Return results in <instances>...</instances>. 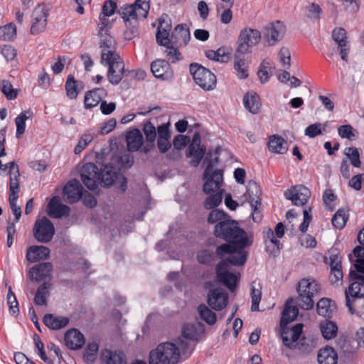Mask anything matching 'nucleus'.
I'll return each instance as SVG.
<instances>
[{
	"instance_id": "1",
	"label": "nucleus",
	"mask_w": 364,
	"mask_h": 364,
	"mask_svg": "<svg viewBox=\"0 0 364 364\" xmlns=\"http://www.w3.org/2000/svg\"><path fill=\"white\" fill-rule=\"evenodd\" d=\"M213 234L216 237L222 238L229 242L218 247L216 253L223 260L217 265V277L230 291H233L240 274L228 269L229 264L243 265L247 257L245 250L251 246L252 240L238 226L237 222L230 218L215 225Z\"/></svg>"
},
{
	"instance_id": "2",
	"label": "nucleus",
	"mask_w": 364,
	"mask_h": 364,
	"mask_svg": "<svg viewBox=\"0 0 364 364\" xmlns=\"http://www.w3.org/2000/svg\"><path fill=\"white\" fill-rule=\"evenodd\" d=\"M193 346L182 338L176 342H164L149 352V364H178L192 354Z\"/></svg>"
},
{
	"instance_id": "3",
	"label": "nucleus",
	"mask_w": 364,
	"mask_h": 364,
	"mask_svg": "<svg viewBox=\"0 0 364 364\" xmlns=\"http://www.w3.org/2000/svg\"><path fill=\"white\" fill-rule=\"evenodd\" d=\"M218 162V157L210 161L203 173V178L205 181L203 190L205 194L210 195L204 202V206L208 210L217 207L223 200L221 186L223 183V171L214 169V166Z\"/></svg>"
},
{
	"instance_id": "4",
	"label": "nucleus",
	"mask_w": 364,
	"mask_h": 364,
	"mask_svg": "<svg viewBox=\"0 0 364 364\" xmlns=\"http://www.w3.org/2000/svg\"><path fill=\"white\" fill-rule=\"evenodd\" d=\"M320 284L313 278H304L296 285L298 294L296 303L304 310H310L314 306V297L318 294Z\"/></svg>"
},
{
	"instance_id": "5",
	"label": "nucleus",
	"mask_w": 364,
	"mask_h": 364,
	"mask_svg": "<svg viewBox=\"0 0 364 364\" xmlns=\"http://www.w3.org/2000/svg\"><path fill=\"white\" fill-rule=\"evenodd\" d=\"M350 277L355 281L345 291L346 304L351 314L358 311V305L364 296V275L350 272Z\"/></svg>"
},
{
	"instance_id": "6",
	"label": "nucleus",
	"mask_w": 364,
	"mask_h": 364,
	"mask_svg": "<svg viewBox=\"0 0 364 364\" xmlns=\"http://www.w3.org/2000/svg\"><path fill=\"white\" fill-rule=\"evenodd\" d=\"M101 63L109 66L107 78L114 85H117L122 79L124 65L117 53L104 52L101 56Z\"/></svg>"
},
{
	"instance_id": "7",
	"label": "nucleus",
	"mask_w": 364,
	"mask_h": 364,
	"mask_svg": "<svg viewBox=\"0 0 364 364\" xmlns=\"http://www.w3.org/2000/svg\"><path fill=\"white\" fill-rule=\"evenodd\" d=\"M262 39L260 31L250 27L242 28L238 35L235 51L250 54L252 48L259 43Z\"/></svg>"
},
{
	"instance_id": "8",
	"label": "nucleus",
	"mask_w": 364,
	"mask_h": 364,
	"mask_svg": "<svg viewBox=\"0 0 364 364\" xmlns=\"http://www.w3.org/2000/svg\"><path fill=\"white\" fill-rule=\"evenodd\" d=\"M190 73L193 75L195 82L204 90H212L216 86V77L208 69L198 63L190 65Z\"/></svg>"
},
{
	"instance_id": "9",
	"label": "nucleus",
	"mask_w": 364,
	"mask_h": 364,
	"mask_svg": "<svg viewBox=\"0 0 364 364\" xmlns=\"http://www.w3.org/2000/svg\"><path fill=\"white\" fill-rule=\"evenodd\" d=\"M100 175V181L105 187H109L113 184L119 185L122 192L127 190V178L121 173L117 172L113 166L105 164L101 169Z\"/></svg>"
},
{
	"instance_id": "10",
	"label": "nucleus",
	"mask_w": 364,
	"mask_h": 364,
	"mask_svg": "<svg viewBox=\"0 0 364 364\" xmlns=\"http://www.w3.org/2000/svg\"><path fill=\"white\" fill-rule=\"evenodd\" d=\"M149 10V4L145 0H136L131 4L122 8L121 16L125 22H131L146 17Z\"/></svg>"
},
{
	"instance_id": "11",
	"label": "nucleus",
	"mask_w": 364,
	"mask_h": 364,
	"mask_svg": "<svg viewBox=\"0 0 364 364\" xmlns=\"http://www.w3.org/2000/svg\"><path fill=\"white\" fill-rule=\"evenodd\" d=\"M55 233L53 224L47 218L37 220L33 228V236L40 242H50Z\"/></svg>"
},
{
	"instance_id": "12",
	"label": "nucleus",
	"mask_w": 364,
	"mask_h": 364,
	"mask_svg": "<svg viewBox=\"0 0 364 364\" xmlns=\"http://www.w3.org/2000/svg\"><path fill=\"white\" fill-rule=\"evenodd\" d=\"M281 328L284 345L290 349L300 348L299 339L302 332L303 324L297 323L291 328H286V326Z\"/></svg>"
},
{
	"instance_id": "13",
	"label": "nucleus",
	"mask_w": 364,
	"mask_h": 364,
	"mask_svg": "<svg viewBox=\"0 0 364 364\" xmlns=\"http://www.w3.org/2000/svg\"><path fill=\"white\" fill-rule=\"evenodd\" d=\"M286 26L280 21L272 23L264 28V38L268 46H272L284 36Z\"/></svg>"
},
{
	"instance_id": "14",
	"label": "nucleus",
	"mask_w": 364,
	"mask_h": 364,
	"mask_svg": "<svg viewBox=\"0 0 364 364\" xmlns=\"http://www.w3.org/2000/svg\"><path fill=\"white\" fill-rule=\"evenodd\" d=\"M80 177L88 189L95 190L100 181L98 168L92 163L84 164L80 169Z\"/></svg>"
},
{
	"instance_id": "15",
	"label": "nucleus",
	"mask_w": 364,
	"mask_h": 364,
	"mask_svg": "<svg viewBox=\"0 0 364 364\" xmlns=\"http://www.w3.org/2000/svg\"><path fill=\"white\" fill-rule=\"evenodd\" d=\"M31 18L30 32L32 35H37L46 30L48 21V11L43 6H38L34 9Z\"/></svg>"
},
{
	"instance_id": "16",
	"label": "nucleus",
	"mask_w": 364,
	"mask_h": 364,
	"mask_svg": "<svg viewBox=\"0 0 364 364\" xmlns=\"http://www.w3.org/2000/svg\"><path fill=\"white\" fill-rule=\"evenodd\" d=\"M284 196L290 200L294 205H304L311 197V191L303 185L292 186L284 192Z\"/></svg>"
},
{
	"instance_id": "17",
	"label": "nucleus",
	"mask_w": 364,
	"mask_h": 364,
	"mask_svg": "<svg viewBox=\"0 0 364 364\" xmlns=\"http://www.w3.org/2000/svg\"><path fill=\"white\" fill-rule=\"evenodd\" d=\"M207 301L211 309L221 311L228 304V295L225 289L220 287L215 288L209 291Z\"/></svg>"
},
{
	"instance_id": "18",
	"label": "nucleus",
	"mask_w": 364,
	"mask_h": 364,
	"mask_svg": "<svg viewBox=\"0 0 364 364\" xmlns=\"http://www.w3.org/2000/svg\"><path fill=\"white\" fill-rule=\"evenodd\" d=\"M332 38L338 44V47L340 49L341 59L343 61L347 62L349 46L348 45V42L347 41L346 30L341 27L334 28L332 32Z\"/></svg>"
},
{
	"instance_id": "19",
	"label": "nucleus",
	"mask_w": 364,
	"mask_h": 364,
	"mask_svg": "<svg viewBox=\"0 0 364 364\" xmlns=\"http://www.w3.org/2000/svg\"><path fill=\"white\" fill-rule=\"evenodd\" d=\"M247 54L235 51L234 55V68L237 76L240 79L247 78L249 75V57Z\"/></svg>"
},
{
	"instance_id": "20",
	"label": "nucleus",
	"mask_w": 364,
	"mask_h": 364,
	"mask_svg": "<svg viewBox=\"0 0 364 364\" xmlns=\"http://www.w3.org/2000/svg\"><path fill=\"white\" fill-rule=\"evenodd\" d=\"M53 266L50 262L40 263L29 271V277L32 281L40 282L50 277Z\"/></svg>"
},
{
	"instance_id": "21",
	"label": "nucleus",
	"mask_w": 364,
	"mask_h": 364,
	"mask_svg": "<svg viewBox=\"0 0 364 364\" xmlns=\"http://www.w3.org/2000/svg\"><path fill=\"white\" fill-rule=\"evenodd\" d=\"M82 187L77 180L70 181L63 188V194L66 200L70 203H75L81 198L82 196Z\"/></svg>"
},
{
	"instance_id": "22",
	"label": "nucleus",
	"mask_w": 364,
	"mask_h": 364,
	"mask_svg": "<svg viewBox=\"0 0 364 364\" xmlns=\"http://www.w3.org/2000/svg\"><path fill=\"white\" fill-rule=\"evenodd\" d=\"M70 212V208L60 203L58 197L55 196L51 198L48 205V213L50 216L60 218L62 216L68 215Z\"/></svg>"
},
{
	"instance_id": "23",
	"label": "nucleus",
	"mask_w": 364,
	"mask_h": 364,
	"mask_svg": "<svg viewBox=\"0 0 364 364\" xmlns=\"http://www.w3.org/2000/svg\"><path fill=\"white\" fill-rule=\"evenodd\" d=\"M190 38V31L186 24L177 25L171 35L172 43L179 46H186Z\"/></svg>"
},
{
	"instance_id": "24",
	"label": "nucleus",
	"mask_w": 364,
	"mask_h": 364,
	"mask_svg": "<svg viewBox=\"0 0 364 364\" xmlns=\"http://www.w3.org/2000/svg\"><path fill=\"white\" fill-rule=\"evenodd\" d=\"M85 341L84 336L77 329L69 330L65 334V345L72 350L81 348Z\"/></svg>"
},
{
	"instance_id": "25",
	"label": "nucleus",
	"mask_w": 364,
	"mask_h": 364,
	"mask_svg": "<svg viewBox=\"0 0 364 364\" xmlns=\"http://www.w3.org/2000/svg\"><path fill=\"white\" fill-rule=\"evenodd\" d=\"M126 141L127 149L129 151H136L143 145V135L139 129H134L127 132L126 136Z\"/></svg>"
},
{
	"instance_id": "26",
	"label": "nucleus",
	"mask_w": 364,
	"mask_h": 364,
	"mask_svg": "<svg viewBox=\"0 0 364 364\" xmlns=\"http://www.w3.org/2000/svg\"><path fill=\"white\" fill-rule=\"evenodd\" d=\"M50 250L44 246H31L27 250L26 258L31 262L45 260L49 257Z\"/></svg>"
},
{
	"instance_id": "27",
	"label": "nucleus",
	"mask_w": 364,
	"mask_h": 364,
	"mask_svg": "<svg viewBox=\"0 0 364 364\" xmlns=\"http://www.w3.org/2000/svg\"><path fill=\"white\" fill-rule=\"evenodd\" d=\"M245 108L252 114H257L261 109L262 103L259 95L254 91H250L243 97Z\"/></svg>"
},
{
	"instance_id": "28",
	"label": "nucleus",
	"mask_w": 364,
	"mask_h": 364,
	"mask_svg": "<svg viewBox=\"0 0 364 364\" xmlns=\"http://www.w3.org/2000/svg\"><path fill=\"white\" fill-rule=\"evenodd\" d=\"M261 195L262 191L259 185L254 181H248L247 191L243 196L250 205L261 204Z\"/></svg>"
},
{
	"instance_id": "29",
	"label": "nucleus",
	"mask_w": 364,
	"mask_h": 364,
	"mask_svg": "<svg viewBox=\"0 0 364 364\" xmlns=\"http://www.w3.org/2000/svg\"><path fill=\"white\" fill-rule=\"evenodd\" d=\"M293 301V298H289L286 302L285 308L282 311L281 318V327L287 326L289 322L295 320L299 314L298 307L289 305Z\"/></svg>"
},
{
	"instance_id": "30",
	"label": "nucleus",
	"mask_w": 364,
	"mask_h": 364,
	"mask_svg": "<svg viewBox=\"0 0 364 364\" xmlns=\"http://www.w3.org/2000/svg\"><path fill=\"white\" fill-rule=\"evenodd\" d=\"M44 324L50 329L58 330L65 327L69 319L65 316H54L53 314H47L43 317Z\"/></svg>"
},
{
	"instance_id": "31",
	"label": "nucleus",
	"mask_w": 364,
	"mask_h": 364,
	"mask_svg": "<svg viewBox=\"0 0 364 364\" xmlns=\"http://www.w3.org/2000/svg\"><path fill=\"white\" fill-rule=\"evenodd\" d=\"M318 362L319 364H337L338 355L331 347H325L318 350Z\"/></svg>"
},
{
	"instance_id": "32",
	"label": "nucleus",
	"mask_w": 364,
	"mask_h": 364,
	"mask_svg": "<svg viewBox=\"0 0 364 364\" xmlns=\"http://www.w3.org/2000/svg\"><path fill=\"white\" fill-rule=\"evenodd\" d=\"M268 149L272 152L283 154L287 151L288 146L282 136L275 134L269 136Z\"/></svg>"
},
{
	"instance_id": "33",
	"label": "nucleus",
	"mask_w": 364,
	"mask_h": 364,
	"mask_svg": "<svg viewBox=\"0 0 364 364\" xmlns=\"http://www.w3.org/2000/svg\"><path fill=\"white\" fill-rule=\"evenodd\" d=\"M200 328L199 326H196L193 324H185L182 329L181 336L178 338H182L183 341H187L188 340L198 341L200 337Z\"/></svg>"
},
{
	"instance_id": "34",
	"label": "nucleus",
	"mask_w": 364,
	"mask_h": 364,
	"mask_svg": "<svg viewBox=\"0 0 364 364\" xmlns=\"http://www.w3.org/2000/svg\"><path fill=\"white\" fill-rule=\"evenodd\" d=\"M108 30L105 31H99L98 35L100 36V47L102 49V54L104 52L106 53H116L114 51L115 41L114 39L107 33Z\"/></svg>"
},
{
	"instance_id": "35",
	"label": "nucleus",
	"mask_w": 364,
	"mask_h": 364,
	"mask_svg": "<svg viewBox=\"0 0 364 364\" xmlns=\"http://www.w3.org/2000/svg\"><path fill=\"white\" fill-rule=\"evenodd\" d=\"M168 63L164 60H158L154 61L151 65V70L153 75L162 80H165L168 77V70L169 69Z\"/></svg>"
},
{
	"instance_id": "36",
	"label": "nucleus",
	"mask_w": 364,
	"mask_h": 364,
	"mask_svg": "<svg viewBox=\"0 0 364 364\" xmlns=\"http://www.w3.org/2000/svg\"><path fill=\"white\" fill-rule=\"evenodd\" d=\"M205 153V148L194 144H191L186 151L187 157L193 156L194 159L191 161L193 166H198Z\"/></svg>"
},
{
	"instance_id": "37",
	"label": "nucleus",
	"mask_w": 364,
	"mask_h": 364,
	"mask_svg": "<svg viewBox=\"0 0 364 364\" xmlns=\"http://www.w3.org/2000/svg\"><path fill=\"white\" fill-rule=\"evenodd\" d=\"M101 357L107 364H127L125 355L121 352L105 349L102 350Z\"/></svg>"
},
{
	"instance_id": "38",
	"label": "nucleus",
	"mask_w": 364,
	"mask_h": 364,
	"mask_svg": "<svg viewBox=\"0 0 364 364\" xmlns=\"http://www.w3.org/2000/svg\"><path fill=\"white\" fill-rule=\"evenodd\" d=\"M50 282H45L39 286L34 296V302L36 305H47V299L50 295V289L51 288Z\"/></svg>"
},
{
	"instance_id": "39",
	"label": "nucleus",
	"mask_w": 364,
	"mask_h": 364,
	"mask_svg": "<svg viewBox=\"0 0 364 364\" xmlns=\"http://www.w3.org/2000/svg\"><path fill=\"white\" fill-rule=\"evenodd\" d=\"M105 95V90L97 88L86 93L85 96V106L86 108H92L97 106Z\"/></svg>"
},
{
	"instance_id": "40",
	"label": "nucleus",
	"mask_w": 364,
	"mask_h": 364,
	"mask_svg": "<svg viewBox=\"0 0 364 364\" xmlns=\"http://www.w3.org/2000/svg\"><path fill=\"white\" fill-rule=\"evenodd\" d=\"M19 191V188H16V185H11V187H9V204L11 209L15 215V223L18 222L20 217L21 215V209L19 206L17 205L16 201L18 199V193Z\"/></svg>"
},
{
	"instance_id": "41",
	"label": "nucleus",
	"mask_w": 364,
	"mask_h": 364,
	"mask_svg": "<svg viewBox=\"0 0 364 364\" xmlns=\"http://www.w3.org/2000/svg\"><path fill=\"white\" fill-rule=\"evenodd\" d=\"M320 330L323 338L330 340L337 335L338 327L336 323L331 321H325L320 323Z\"/></svg>"
},
{
	"instance_id": "42",
	"label": "nucleus",
	"mask_w": 364,
	"mask_h": 364,
	"mask_svg": "<svg viewBox=\"0 0 364 364\" xmlns=\"http://www.w3.org/2000/svg\"><path fill=\"white\" fill-rule=\"evenodd\" d=\"M198 311L201 319L209 325H213L217 321L216 314L212 311L206 305L200 304L198 308Z\"/></svg>"
},
{
	"instance_id": "43",
	"label": "nucleus",
	"mask_w": 364,
	"mask_h": 364,
	"mask_svg": "<svg viewBox=\"0 0 364 364\" xmlns=\"http://www.w3.org/2000/svg\"><path fill=\"white\" fill-rule=\"evenodd\" d=\"M331 301L327 298L321 299L317 303V313L323 317L330 318L333 314Z\"/></svg>"
},
{
	"instance_id": "44",
	"label": "nucleus",
	"mask_w": 364,
	"mask_h": 364,
	"mask_svg": "<svg viewBox=\"0 0 364 364\" xmlns=\"http://www.w3.org/2000/svg\"><path fill=\"white\" fill-rule=\"evenodd\" d=\"M16 35V27L14 23H9L0 27V40L12 41Z\"/></svg>"
},
{
	"instance_id": "45",
	"label": "nucleus",
	"mask_w": 364,
	"mask_h": 364,
	"mask_svg": "<svg viewBox=\"0 0 364 364\" xmlns=\"http://www.w3.org/2000/svg\"><path fill=\"white\" fill-rule=\"evenodd\" d=\"M348 215L343 209H339L332 218V224L338 229H342L348 220Z\"/></svg>"
},
{
	"instance_id": "46",
	"label": "nucleus",
	"mask_w": 364,
	"mask_h": 364,
	"mask_svg": "<svg viewBox=\"0 0 364 364\" xmlns=\"http://www.w3.org/2000/svg\"><path fill=\"white\" fill-rule=\"evenodd\" d=\"M206 57L212 60L224 63L229 59V56L225 53L224 48H219L217 50H209L205 52Z\"/></svg>"
},
{
	"instance_id": "47",
	"label": "nucleus",
	"mask_w": 364,
	"mask_h": 364,
	"mask_svg": "<svg viewBox=\"0 0 364 364\" xmlns=\"http://www.w3.org/2000/svg\"><path fill=\"white\" fill-rule=\"evenodd\" d=\"M230 216L224 211L215 209L212 210L208 216V223L210 224H219L222 221H225Z\"/></svg>"
},
{
	"instance_id": "48",
	"label": "nucleus",
	"mask_w": 364,
	"mask_h": 364,
	"mask_svg": "<svg viewBox=\"0 0 364 364\" xmlns=\"http://www.w3.org/2000/svg\"><path fill=\"white\" fill-rule=\"evenodd\" d=\"M162 23H159L158 26V31L156 33V41L157 43L164 46H168V45H171L172 43L171 38L169 39V32H167L166 30L164 29Z\"/></svg>"
},
{
	"instance_id": "49",
	"label": "nucleus",
	"mask_w": 364,
	"mask_h": 364,
	"mask_svg": "<svg viewBox=\"0 0 364 364\" xmlns=\"http://www.w3.org/2000/svg\"><path fill=\"white\" fill-rule=\"evenodd\" d=\"M95 136L93 133L90 132L85 133L80 139L77 144L75 147L74 152L75 154H79L83 149L94 139Z\"/></svg>"
},
{
	"instance_id": "50",
	"label": "nucleus",
	"mask_w": 364,
	"mask_h": 364,
	"mask_svg": "<svg viewBox=\"0 0 364 364\" xmlns=\"http://www.w3.org/2000/svg\"><path fill=\"white\" fill-rule=\"evenodd\" d=\"M7 166L8 168H9L10 175L9 187H11V185L13 186L15 184L16 188H19L20 173L18 166L14 161L9 162Z\"/></svg>"
},
{
	"instance_id": "51",
	"label": "nucleus",
	"mask_w": 364,
	"mask_h": 364,
	"mask_svg": "<svg viewBox=\"0 0 364 364\" xmlns=\"http://www.w3.org/2000/svg\"><path fill=\"white\" fill-rule=\"evenodd\" d=\"M1 92L8 100H11L16 98L18 90L14 88L10 81L4 80L1 82Z\"/></svg>"
},
{
	"instance_id": "52",
	"label": "nucleus",
	"mask_w": 364,
	"mask_h": 364,
	"mask_svg": "<svg viewBox=\"0 0 364 364\" xmlns=\"http://www.w3.org/2000/svg\"><path fill=\"white\" fill-rule=\"evenodd\" d=\"M262 297V288L258 284V288H257L254 284L252 286L251 289V298H252V307L251 310L252 311H259V304Z\"/></svg>"
},
{
	"instance_id": "53",
	"label": "nucleus",
	"mask_w": 364,
	"mask_h": 364,
	"mask_svg": "<svg viewBox=\"0 0 364 364\" xmlns=\"http://www.w3.org/2000/svg\"><path fill=\"white\" fill-rule=\"evenodd\" d=\"M307 17L311 20H318L322 15V9L316 3H311L306 7Z\"/></svg>"
},
{
	"instance_id": "54",
	"label": "nucleus",
	"mask_w": 364,
	"mask_h": 364,
	"mask_svg": "<svg viewBox=\"0 0 364 364\" xmlns=\"http://www.w3.org/2000/svg\"><path fill=\"white\" fill-rule=\"evenodd\" d=\"M98 350V345L96 343H90L87 345L84 353V360L87 363H92L96 358Z\"/></svg>"
},
{
	"instance_id": "55",
	"label": "nucleus",
	"mask_w": 364,
	"mask_h": 364,
	"mask_svg": "<svg viewBox=\"0 0 364 364\" xmlns=\"http://www.w3.org/2000/svg\"><path fill=\"white\" fill-rule=\"evenodd\" d=\"M142 130L146 136V141H155L156 138V129L151 122L144 123Z\"/></svg>"
},
{
	"instance_id": "56",
	"label": "nucleus",
	"mask_w": 364,
	"mask_h": 364,
	"mask_svg": "<svg viewBox=\"0 0 364 364\" xmlns=\"http://www.w3.org/2000/svg\"><path fill=\"white\" fill-rule=\"evenodd\" d=\"M76 84L77 82L74 80L73 76L69 75L65 83V90L67 96L70 99H75L78 95Z\"/></svg>"
},
{
	"instance_id": "57",
	"label": "nucleus",
	"mask_w": 364,
	"mask_h": 364,
	"mask_svg": "<svg viewBox=\"0 0 364 364\" xmlns=\"http://www.w3.org/2000/svg\"><path fill=\"white\" fill-rule=\"evenodd\" d=\"M345 154L350 161L352 165L355 167H360V154L358 149L354 147H348L345 149Z\"/></svg>"
},
{
	"instance_id": "58",
	"label": "nucleus",
	"mask_w": 364,
	"mask_h": 364,
	"mask_svg": "<svg viewBox=\"0 0 364 364\" xmlns=\"http://www.w3.org/2000/svg\"><path fill=\"white\" fill-rule=\"evenodd\" d=\"M264 233L267 247L269 248L271 245H273L274 247H276L277 251H279L280 249L281 243L278 240L276 239L274 232L270 228H269Z\"/></svg>"
},
{
	"instance_id": "59",
	"label": "nucleus",
	"mask_w": 364,
	"mask_h": 364,
	"mask_svg": "<svg viewBox=\"0 0 364 364\" xmlns=\"http://www.w3.org/2000/svg\"><path fill=\"white\" fill-rule=\"evenodd\" d=\"M28 119L26 112H21L16 119L15 124L16 125V137L19 138L25 132L26 121Z\"/></svg>"
},
{
	"instance_id": "60",
	"label": "nucleus",
	"mask_w": 364,
	"mask_h": 364,
	"mask_svg": "<svg viewBox=\"0 0 364 364\" xmlns=\"http://www.w3.org/2000/svg\"><path fill=\"white\" fill-rule=\"evenodd\" d=\"M278 56L282 65L289 69L291 66V53L289 48L282 47L279 51Z\"/></svg>"
},
{
	"instance_id": "61",
	"label": "nucleus",
	"mask_w": 364,
	"mask_h": 364,
	"mask_svg": "<svg viewBox=\"0 0 364 364\" xmlns=\"http://www.w3.org/2000/svg\"><path fill=\"white\" fill-rule=\"evenodd\" d=\"M165 47L166 48L164 53L168 61L175 63L180 59L181 53L177 48L171 45H168V46Z\"/></svg>"
},
{
	"instance_id": "62",
	"label": "nucleus",
	"mask_w": 364,
	"mask_h": 364,
	"mask_svg": "<svg viewBox=\"0 0 364 364\" xmlns=\"http://www.w3.org/2000/svg\"><path fill=\"white\" fill-rule=\"evenodd\" d=\"M7 303L9 304V311L11 314H15L18 312V303L16 299L15 295L12 292L11 287H9L7 294Z\"/></svg>"
},
{
	"instance_id": "63",
	"label": "nucleus",
	"mask_w": 364,
	"mask_h": 364,
	"mask_svg": "<svg viewBox=\"0 0 364 364\" xmlns=\"http://www.w3.org/2000/svg\"><path fill=\"white\" fill-rule=\"evenodd\" d=\"M344 10L350 14L356 13L360 9L359 0H344L343 2Z\"/></svg>"
},
{
	"instance_id": "64",
	"label": "nucleus",
	"mask_w": 364,
	"mask_h": 364,
	"mask_svg": "<svg viewBox=\"0 0 364 364\" xmlns=\"http://www.w3.org/2000/svg\"><path fill=\"white\" fill-rule=\"evenodd\" d=\"M190 141V138L185 135L178 134L173 139V146L178 149H182L185 147Z\"/></svg>"
}]
</instances>
